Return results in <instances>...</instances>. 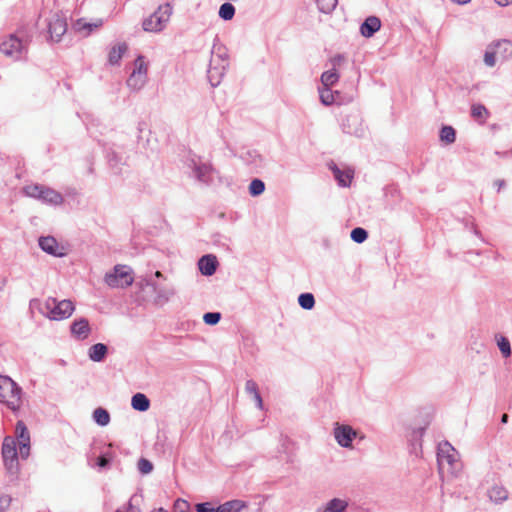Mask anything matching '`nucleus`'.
<instances>
[{
    "label": "nucleus",
    "mask_w": 512,
    "mask_h": 512,
    "mask_svg": "<svg viewBox=\"0 0 512 512\" xmlns=\"http://www.w3.org/2000/svg\"><path fill=\"white\" fill-rule=\"evenodd\" d=\"M154 276H155L156 278H164L163 274H162L160 271H156V272H155V274H154Z\"/></svg>",
    "instance_id": "obj_60"
},
{
    "label": "nucleus",
    "mask_w": 512,
    "mask_h": 512,
    "mask_svg": "<svg viewBox=\"0 0 512 512\" xmlns=\"http://www.w3.org/2000/svg\"><path fill=\"white\" fill-rule=\"evenodd\" d=\"M298 303L301 308L311 310L315 305V298L312 293H302L298 297Z\"/></svg>",
    "instance_id": "obj_33"
},
{
    "label": "nucleus",
    "mask_w": 512,
    "mask_h": 512,
    "mask_svg": "<svg viewBox=\"0 0 512 512\" xmlns=\"http://www.w3.org/2000/svg\"><path fill=\"white\" fill-rule=\"evenodd\" d=\"M12 498L7 494H0V512H6L11 505Z\"/></svg>",
    "instance_id": "obj_47"
},
{
    "label": "nucleus",
    "mask_w": 512,
    "mask_h": 512,
    "mask_svg": "<svg viewBox=\"0 0 512 512\" xmlns=\"http://www.w3.org/2000/svg\"><path fill=\"white\" fill-rule=\"evenodd\" d=\"M235 15V7L231 3H223L219 8V17L225 21L231 20Z\"/></svg>",
    "instance_id": "obj_34"
},
{
    "label": "nucleus",
    "mask_w": 512,
    "mask_h": 512,
    "mask_svg": "<svg viewBox=\"0 0 512 512\" xmlns=\"http://www.w3.org/2000/svg\"><path fill=\"white\" fill-rule=\"evenodd\" d=\"M488 496L492 502L500 504L508 499V491L503 486L495 485L489 489Z\"/></svg>",
    "instance_id": "obj_22"
},
{
    "label": "nucleus",
    "mask_w": 512,
    "mask_h": 512,
    "mask_svg": "<svg viewBox=\"0 0 512 512\" xmlns=\"http://www.w3.org/2000/svg\"><path fill=\"white\" fill-rule=\"evenodd\" d=\"M107 346L102 343L92 345L88 350L90 360L94 362H101L107 354Z\"/></svg>",
    "instance_id": "obj_21"
},
{
    "label": "nucleus",
    "mask_w": 512,
    "mask_h": 512,
    "mask_svg": "<svg viewBox=\"0 0 512 512\" xmlns=\"http://www.w3.org/2000/svg\"><path fill=\"white\" fill-rule=\"evenodd\" d=\"M221 319L219 312H208L203 316V320L207 325H216Z\"/></svg>",
    "instance_id": "obj_45"
},
{
    "label": "nucleus",
    "mask_w": 512,
    "mask_h": 512,
    "mask_svg": "<svg viewBox=\"0 0 512 512\" xmlns=\"http://www.w3.org/2000/svg\"><path fill=\"white\" fill-rule=\"evenodd\" d=\"M440 140L452 144L456 140V131L452 126H443L440 130Z\"/></svg>",
    "instance_id": "obj_30"
},
{
    "label": "nucleus",
    "mask_w": 512,
    "mask_h": 512,
    "mask_svg": "<svg viewBox=\"0 0 512 512\" xmlns=\"http://www.w3.org/2000/svg\"><path fill=\"white\" fill-rule=\"evenodd\" d=\"M339 80V74L334 69L325 71L321 75V82L324 87H331Z\"/></svg>",
    "instance_id": "obj_29"
},
{
    "label": "nucleus",
    "mask_w": 512,
    "mask_h": 512,
    "mask_svg": "<svg viewBox=\"0 0 512 512\" xmlns=\"http://www.w3.org/2000/svg\"><path fill=\"white\" fill-rule=\"evenodd\" d=\"M330 62L332 69L336 70L337 67L341 66L345 62V56L342 54H337L330 59Z\"/></svg>",
    "instance_id": "obj_50"
},
{
    "label": "nucleus",
    "mask_w": 512,
    "mask_h": 512,
    "mask_svg": "<svg viewBox=\"0 0 512 512\" xmlns=\"http://www.w3.org/2000/svg\"><path fill=\"white\" fill-rule=\"evenodd\" d=\"M341 128L344 133L357 137L363 136L365 132L362 120L358 114L346 115L341 121Z\"/></svg>",
    "instance_id": "obj_10"
},
{
    "label": "nucleus",
    "mask_w": 512,
    "mask_h": 512,
    "mask_svg": "<svg viewBox=\"0 0 512 512\" xmlns=\"http://www.w3.org/2000/svg\"><path fill=\"white\" fill-rule=\"evenodd\" d=\"M500 60H506L512 56V42L510 40H498L490 44Z\"/></svg>",
    "instance_id": "obj_17"
},
{
    "label": "nucleus",
    "mask_w": 512,
    "mask_h": 512,
    "mask_svg": "<svg viewBox=\"0 0 512 512\" xmlns=\"http://www.w3.org/2000/svg\"><path fill=\"white\" fill-rule=\"evenodd\" d=\"M2 457L6 469L15 473L18 469V452L16 441L12 437H5L2 443Z\"/></svg>",
    "instance_id": "obj_8"
},
{
    "label": "nucleus",
    "mask_w": 512,
    "mask_h": 512,
    "mask_svg": "<svg viewBox=\"0 0 512 512\" xmlns=\"http://www.w3.org/2000/svg\"><path fill=\"white\" fill-rule=\"evenodd\" d=\"M193 172L199 181L209 183L212 181L214 169L208 163H197L193 161Z\"/></svg>",
    "instance_id": "obj_14"
},
{
    "label": "nucleus",
    "mask_w": 512,
    "mask_h": 512,
    "mask_svg": "<svg viewBox=\"0 0 512 512\" xmlns=\"http://www.w3.org/2000/svg\"><path fill=\"white\" fill-rule=\"evenodd\" d=\"M357 432L349 425L335 424L334 437L337 443L344 448L352 447V442Z\"/></svg>",
    "instance_id": "obj_11"
},
{
    "label": "nucleus",
    "mask_w": 512,
    "mask_h": 512,
    "mask_svg": "<svg viewBox=\"0 0 512 512\" xmlns=\"http://www.w3.org/2000/svg\"><path fill=\"white\" fill-rule=\"evenodd\" d=\"M320 12L329 14L337 6L338 0H315Z\"/></svg>",
    "instance_id": "obj_35"
},
{
    "label": "nucleus",
    "mask_w": 512,
    "mask_h": 512,
    "mask_svg": "<svg viewBox=\"0 0 512 512\" xmlns=\"http://www.w3.org/2000/svg\"><path fill=\"white\" fill-rule=\"evenodd\" d=\"M320 100L326 106L331 105L334 102V95L330 87H324L320 90Z\"/></svg>",
    "instance_id": "obj_43"
},
{
    "label": "nucleus",
    "mask_w": 512,
    "mask_h": 512,
    "mask_svg": "<svg viewBox=\"0 0 512 512\" xmlns=\"http://www.w3.org/2000/svg\"><path fill=\"white\" fill-rule=\"evenodd\" d=\"M350 237L354 242L361 244L368 238V232L362 227H356L351 231Z\"/></svg>",
    "instance_id": "obj_40"
},
{
    "label": "nucleus",
    "mask_w": 512,
    "mask_h": 512,
    "mask_svg": "<svg viewBox=\"0 0 512 512\" xmlns=\"http://www.w3.org/2000/svg\"><path fill=\"white\" fill-rule=\"evenodd\" d=\"M494 1L496 2L497 5H499L501 7H505V6L512 4V0H494Z\"/></svg>",
    "instance_id": "obj_56"
},
{
    "label": "nucleus",
    "mask_w": 512,
    "mask_h": 512,
    "mask_svg": "<svg viewBox=\"0 0 512 512\" xmlns=\"http://www.w3.org/2000/svg\"><path fill=\"white\" fill-rule=\"evenodd\" d=\"M498 347H499L501 353L505 357L510 356V354H511V347H510V342L508 341L507 338L502 337L501 340L498 342Z\"/></svg>",
    "instance_id": "obj_46"
},
{
    "label": "nucleus",
    "mask_w": 512,
    "mask_h": 512,
    "mask_svg": "<svg viewBox=\"0 0 512 512\" xmlns=\"http://www.w3.org/2000/svg\"><path fill=\"white\" fill-rule=\"evenodd\" d=\"M39 311L50 320L60 321L69 318L75 311V305L71 300H57L48 297L40 306Z\"/></svg>",
    "instance_id": "obj_3"
},
{
    "label": "nucleus",
    "mask_w": 512,
    "mask_h": 512,
    "mask_svg": "<svg viewBox=\"0 0 512 512\" xmlns=\"http://www.w3.org/2000/svg\"><path fill=\"white\" fill-rule=\"evenodd\" d=\"M437 464L442 478L457 477L462 470L459 453L448 441H442L437 446Z\"/></svg>",
    "instance_id": "obj_1"
},
{
    "label": "nucleus",
    "mask_w": 512,
    "mask_h": 512,
    "mask_svg": "<svg viewBox=\"0 0 512 512\" xmlns=\"http://www.w3.org/2000/svg\"><path fill=\"white\" fill-rule=\"evenodd\" d=\"M48 31L52 41L59 42L67 31L66 19L59 14H54L48 22Z\"/></svg>",
    "instance_id": "obj_12"
},
{
    "label": "nucleus",
    "mask_w": 512,
    "mask_h": 512,
    "mask_svg": "<svg viewBox=\"0 0 512 512\" xmlns=\"http://www.w3.org/2000/svg\"><path fill=\"white\" fill-rule=\"evenodd\" d=\"M151 512H166L163 508L154 509Z\"/></svg>",
    "instance_id": "obj_61"
},
{
    "label": "nucleus",
    "mask_w": 512,
    "mask_h": 512,
    "mask_svg": "<svg viewBox=\"0 0 512 512\" xmlns=\"http://www.w3.org/2000/svg\"><path fill=\"white\" fill-rule=\"evenodd\" d=\"M133 72L139 74L147 79L148 74V62L145 60V57L139 55L134 61Z\"/></svg>",
    "instance_id": "obj_28"
},
{
    "label": "nucleus",
    "mask_w": 512,
    "mask_h": 512,
    "mask_svg": "<svg viewBox=\"0 0 512 512\" xmlns=\"http://www.w3.org/2000/svg\"><path fill=\"white\" fill-rule=\"evenodd\" d=\"M381 28V20L377 16H369L360 26V33L365 38L372 37Z\"/></svg>",
    "instance_id": "obj_15"
},
{
    "label": "nucleus",
    "mask_w": 512,
    "mask_h": 512,
    "mask_svg": "<svg viewBox=\"0 0 512 512\" xmlns=\"http://www.w3.org/2000/svg\"><path fill=\"white\" fill-rule=\"evenodd\" d=\"M141 288L144 286L150 287L154 294V302L163 305L167 303L174 295V290L171 287L163 286L156 283L152 278L144 279L139 282Z\"/></svg>",
    "instance_id": "obj_9"
},
{
    "label": "nucleus",
    "mask_w": 512,
    "mask_h": 512,
    "mask_svg": "<svg viewBox=\"0 0 512 512\" xmlns=\"http://www.w3.org/2000/svg\"><path fill=\"white\" fill-rule=\"evenodd\" d=\"M188 507H189V504L185 500L178 499L175 502V509H176L177 512H189L188 511Z\"/></svg>",
    "instance_id": "obj_51"
},
{
    "label": "nucleus",
    "mask_w": 512,
    "mask_h": 512,
    "mask_svg": "<svg viewBox=\"0 0 512 512\" xmlns=\"http://www.w3.org/2000/svg\"><path fill=\"white\" fill-rule=\"evenodd\" d=\"M71 335L77 340H85L91 333L89 321L86 318L75 319L70 326Z\"/></svg>",
    "instance_id": "obj_13"
},
{
    "label": "nucleus",
    "mask_w": 512,
    "mask_h": 512,
    "mask_svg": "<svg viewBox=\"0 0 512 512\" xmlns=\"http://www.w3.org/2000/svg\"><path fill=\"white\" fill-rule=\"evenodd\" d=\"M265 190V184L260 179H253L249 185V193L251 196H259L261 195Z\"/></svg>",
    "instance_id": "obj_36"
},
{
    "label": "nucleus",
    "mask_w": 512,
    "mask_h": 512,
    "mask_svg": "<svg viewBox=\"0 0 512 512\" xmlns=\"http://www.w3.org/2000/svg\"><path fill=\"white\" fill-rule=\"evenodd\" d=\"M245 391L246 393L252 395V397L259 393L258 385L253 380H247L245 383Z\"/></svg>",
    "instance_id": "obj_48"
},
{
    "label": "nucleus",
    "mask_w": 512,
    "mask_h": 512,
    "mask_svg": "<svg viewBox=\"0 0 512 512\" xmlns=\"http://www.w3.org/2000/svg\"><path fill=\"white\" fill-rule=\"evenodd\" d=\"M228 66L229 55L226 48L214 45L211 51V58L207 72V77L211 86L216 87L221 83Z\"/></svg>",
    "instance_id": "obj_2"
},
{
    "label": "nucleus",
    "mask_w": 512,
    "mask_h": 512,
    "mask_svg": "<svg viewBox=\"0 0 512 512\" xmlns=\"http://www.w3.org/2000/svg\"><path fill=\"white\" fill-rule=\"evenodd\" d=\"M94 421L100 426H106L110 422V415L107 410L103 408H97L93 412Z\"/></svg>",
    "instance_id": "obj_31"
},
{
    "label": "nucleus",
    "mask_w": 512,
    "mask_h": 512,
    "mask_svg": "<svg viewBox=\"0 0 512 512\" xmlns=\"http://www.w3.org/2000/svg\"><path fill=\"white\" fill-rule=\"evenodd\" d=\"M452 1L457 4L464 5V4L469 3L471 0H452Z\"/></svg>",
    "instance_id": "obj_58"
},
{
    "label": "nucleus",
    "mask_w": 512,
    "mask_h": 512,
    "mask_svg": "<svg viewBox=\"0 0 512 512\" xmlns=\"http://www.w3.org/2000/svg\"><path fill=\"white\" fill-rule=\"evenodd\" d=\"M253 399L255 400L256 402V406L259 408V409H263V400H262V397L260 395V393L256 394L253 396Z\"/></svg>",
    "instance_id": "obj_54"
},
{
    "label": "nucleus",
    "mask_w": 512,
    "mask_h": 512,
    "mask_svg": "<svg viewBox=\"0 0 512 512\" xmlns=\"http://www.w3.org/2000/svg\"><path fill=\"white\" fill-rule=\"evenodd\" d=\"M497 60H499L498 55L491 45L486 48L484 53V63L488 67H494L496 65Z\"/></svg>",
    "instance_id": "obj_38"
},
{
    "label": "nucleus",
    "mask_w": 512,
    "mask_h": 512,
    "mask_svg": "<svg viewBox=\"0 0 512 512\" xmlns=\"http://www.w3.org/2000/svg\"><path fill=\"white\" fill-rule=\"evenodd\" d=\"M424 432H425L424 427H419L412 431L409 440L414 448H416L417 446L421 448V440L424 435Z\"/></svg>",
    "instance_id": "obj_42"
},
{
    "label": "nucleus",
    "mask_w": 512,
    "mask_h": 512,
    "mask_svg": "<svg viewBox=\"0 0 512 512\" xmlns=\"http://www.w3.org/2000/svg\"><path fill=\"white\" fill-rule=\"evenodd\" d=\"M199 270L203 275L211 276L217 268V260L213 255L202 256L198 262Z\"/></svg>",
    "instance_id": "obj_16"
},
{
    "label": "nucleus",
    "mask_w": 512,
    "mask_h": 512,
    "mask_svg": "<svg viewBox=\"0 0 512 512\" xmlns=\"http://www.w3.org/2000/svg\"><path fill=\"white\" fill-rule=\"evenodd\" d=\"M30 452V444L19 445V454L23 459H26L29 456Z\"/></svg>",
    "instance_id": "obj_53"
},
{
    "label": "nucleus",
    "mask_w": 512,
    "mask_h": 512,
    "mask_svg": "<svg viewBox=\"0 0 512 512\" xmlns=\"http://www.w3.org/2000/svg\"><path fill=\"white\" fill-rule=\"evenodd\" d=\"M488 114L487 108L482 104H474L471 107V115L475 119H485Z\"/></svg>",
    "instance_id": "obj_41"
},
{
    "label": "nucleus",
    "mask_w": 512,
    "mask_h": 512,
    "mask_svg": "<svg viewBox=\"0 0 512 512\" xmlns=\"http://www.w3.org/2000/svg\"><path fill=\"white\" fill-rule=\"evenodd\" d=\"M98 466L106 467L109 464V460L105 456H100L97 461Z\"/></svg>",
    "instance_id": "obj_55"
},
{
    "label": "nucleus",
    "mask_w": 512,
    "mask_h": 512,
    "mask_svg": "<svg viewBox=\"0 0 512 512\" xmlns=\"http://www.w3.org/2000/svg\"><path fill=\"white\" fill-rule=\"evenodd\" d=\"M127 45L120 43L113 46L108 55V61L111 65H117L121 60L123 54L127 51Z\"/></svg>",
    "instance_id": "obj_25"
},
{
    "label": "nucleus",
    "mask_w": 512,
    "mask_h": 512,
    "mask_svg": "<svg viewBox=\"0 0 512 512\" xmlns=\"http://www.w3.org/2000/svg\"><path fill=\"white\" fill-rule=\"evenodd\" d=\"M137 467L142 474H149L153 470V464L146 458H140Z\"/></svg>",
    "instance_id": "obj_44"
},
{
    "label": "nucleus",
    "mask_w": 512,
    "mask_h": 512,
    "mask_svg": "<svg viewBox=\"0 0 512 512\" xmlns=\"http://www.w3.org/2000/svg\"><path fill=\"white\" fill-rule=\"evenodd\" d=\"M105 283L112 288H124L133 283L132 270L126 265H116L105 275Z\"/></svg>",
    "instance_id": "obj_7"
},
{
    "label": "nucleus",
    "mask_w": 512,
    "mask_h": 512,
    "mask_svg": "<svg viewBox=\"0 0 512 512\" xmlns=\"http://www.w3.org/2000/svg\"><path fill=\"white\" fill-rule=\"evenodd\" d=\"M494 185L497 186L498 191H499L503 186H505V181L504 180H500V179L496 180L494 182Z\"/></svg>",
    "instance_id": "obj_57"
},
{
    "label": "nucleus",
    "mask_w": 512,
    "mask_h": 512,
    "mask_svg": "<svg viewBox=\"0 0 512 512\" xmlns=\"http://www.w3.org/2000/svg\"><path fill=\"white\" fill-rule=\"evenodd\" d=\"M27 42H24L16 34L3 37L0 41V52L14 60H20L27 53Z\"/></svg>",
    "instance_id": "obj_6"
},
{
    "label": "nucleus",
    "mask_w": 512,
    "mask_h": 512,
    "mask_svg": "<svg viewBox=\"0 0 512 512\" xmlns=\"http://www.w3.org/2000/svg\"><path fill=\"white\" fill-rule=\"evenodd\" d=\"M21 388L10 377L0 375V403L16 412L22 404Z\"/></svg>",
    "instance_id": "obj_4"
},
{
    "label": "nucleus",
    "mask_w": 512,
    "mask_h": 512,
    "mask_svg": "<svg viewBox=\"0 0 512 512\" xmlns=\"http://www.w3.org/2000/svg\"><path fill=\"white\" fill-rule=\"evenodd\" d=\"M245 507L244 502L232 500L215 508L214 512H240Z\"/></svg>",
    "instance_id": "obj_26"
},
{
    "label": "nucleus",
    "mask_w": 512,
    "mask_h": 512,
    "mask_svg": "<svg viewBox=\"0 0 512 512\" xmlns=\"http://www.w3.org/2000/svg\"><path fill=\"white\" fill-rule=\"evenodd\" d=\"M44 186L39 184L27 185L23 188V192L26 196L40 199L42 198Z\"/></svg>",
    "instance_id": "obj_32"
},
{
    "label": "nucleus",
    "mask_w": 512,
    "mask_h": 512,
    "mask_svg": "<svg viewBox=\"0 0 512 512\" xmlns=\"http://www.w3.org/2000/svg\"><path fill=\"white\" fill-rule=\"evenodd\" d=\"M101 25V21H98L97 23H87L83 20H78L75 24V29L79 32L86 31V35H88L94 28H98Z\"/></svg>",
    "instance_id": "obj_39"
},
{
    "label": "nucleus",
    "mask_w": 512,
    "mask_h": 512,
    "mask_svg": "<svg viewBox=\"0 0 512 512\" xmlns=\"http://www.w3.org/2000/svg\"><path fill=\"white\" fill-rule=\"evenodd\" d=\"M349 503L346 499L333 498L328 501L322 512H346Z\"/></svg>",
    "instance_id": "obj_20"
},
{
    "label": "nucleus",
    "mask_w": 512,
    "mask_h": 512,
    "mask_svg": "<svg viewBox=\"0 0 512 512\" xmlns=\"http://www.w3.org/2000/svg\"><path fill=\"white\" fill-rule=\"evenodd\" d=\"M16 432L18 433L19 445L29 444L30 436L26 426L22 422H18L16 426Z\"/></svg>",
    "instance_id": "obj_37"
},
{
    "label": "nucleus",
    "mask_w": 512,
    "mask_h": 512,
    "mask_svg": "<svg viewBox=\"0 0 512 512\" xmlns=\"http://www.w3.org/2000/svg\"><path fill=\"white\" fill-rule=\"evenodd\" d=\"M508 418H509L508 414H506V413L503 414L502 417H501V422L503 424H506L508 422Z\"/></svg>",
    "instance_id": "obj_59"
},
{
    "label": "nucleus",
    "mask_w": 512,
    "mask_h": 512,
    "mask_svg": "<svg viewBox=\"0 0 512 512\" xmlns=\"http://www.w3.org/2000/svg\"><path fill=\"white\" fill-rule=\"evenodd\" d=\"M146 82H147L146 78H144L143 76H141L139 74H136L133 71L127 79L128 87L133 90H136V91L142 89L144 87V85L146 84Z\"/></svg>",
    "instance_id": "obj_27"
},
{
    "label": "nucleus",
    "mask_w": 512,
    "mask_h": 512,
    "mask_svg": "<svg viewBox=\"0 0 512 512\" xmlns=\"http://www.w3.org/2000/svg\"><path fill=\"white\" fill-rule=\"evenodd\" d=\"M214 508L210 507L209 503H199L196 505L197 512H214Z\"/></svg>",
    "instance_id": "obj_52"
},
{
    "label": "nucleus",
    "mask_w": 512,
    "mask_h": 512,
    "mask_svg": "<svg viewBox=\"0 0 512 512\" xmlns=\"http://www.w3.org/2000/svg\"><path fill=\"white\" fill-rule=\"evenodd\" d=\"M131 406L137 411L145 412L150 407V401L146 395L142 393H136L131 399Z\"/></svg>",
    "instance_id": "obj_24"
},
{
    "label": "nucleus",
    "mask_w": 512,
    "mask_h": 512,
    "mask_svg": "<svg viewBox=\"0 0 512 512\" xmlns=\"http://www.w3.org/2000/svg\"><path fill=\"white\" fill-rule=\"evenodd\" d=\"M40 248L48 254L54 256H62V253L58 251L59 245L54 237L47 236L39 239Z\"/></svg>",
    "instance_id": "obj_19"
},
{
    "label": "nucleus",
    "mask_w": 512,
    "mask_h": 512,
    "mask_svg": "<svg viewBox=\"0 0 512 512\" xmlns=\"http://www.w3.org/2000/svg\"><path fill=\"white\" fill-rule=\"evenodd\" d=\"M41 200L48 204L60 205L63 202V197L59 192L44 186Z\"/></svg>",
    "instance_id": "obj_23"
},
{
    "label": "nucleus",
    "mask_w": 512,
    "mask_h": 512,
    "mask_svg": "<svg viewBox=\"0 0 512 512\" xmlns=\"http://www.w3.org/2000/svg\"><path fill=\"white\" fill-rule=\"evenodd\" d=\"M172 14L170 4H164L143 21V29L147 32H161L167 25Z\"/></svg>",
    "instance_id": "obj_5"
},
{
    "label": "nucleus",
    "mask_w": 512,
    "mask_h": 512,
    "mask_svg": "<svg viewBox=\"0 0 512 512\" xmlns=\"http://www.w3.org/2000/svg\"><path fill=\"white\" fill-rule=\"evenodd\" d=\"M330 169L332 170L335 179L341 187H348L350 185L353 178V171H343L336 164H332Z\"/></svg>",
    "instance_id": "obj_18"
},
{
    "label": "nucleus",
    "mask_w": 512,
    "mask_h": 512,
    "mask_svg": "<svg viewBox=\"0 0 512 512\" xmlns=\"http://www.w3.org/2000/svg\"><path fill=\"white\" fill-rule=\"evenodd\" d=\"M115 512H142L141 509L133 505V498L130 499L127 505L118 508Z\"/></svg>",
    "instance_id": "obj_49"
}]
</instances>
